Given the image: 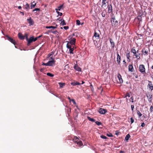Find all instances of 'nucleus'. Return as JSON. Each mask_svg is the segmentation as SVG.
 Masks as SVG:
<instances>
[{"label":"nucleus","mask_w":153,"mask_h":153,"mask_svg":"<svg viewBox=\"0 0 153 153\" xmlns=\"http://www.w3.org/2000/svg\"><path fill=\"white\" fill-rule=\"evenodd\" d=\"M130 51L133 54V56L135 57L137 60H139L140 59V53L138 49L136 50L135 47H134L131 49Z\"/></svg>","instance_id":"nucleus-1"},{"label":"nucleus","mask_w":153,"mask_h":153,"mask_svg":"<svg viewBox=\"0 0 153 153\" xmlns=\"http://www.w3.org/2000/svg\"><path fill=\"white\" fill-rule=\"evenodd\" d=\"M139 70L141 74L144 75V76H145V75L146 74V69L145 66L141 64L139 65Z\"/></svg>","instance_id":"nucleus-2"},{"label":"nucleus","mask_w":153,"mask_h":153,"mask_svg":"<svg viewBox=\"0 0 153 153\" xmlns=\"http://www.w3.org/2000/svg\"><path fill=\"white\" fill-rule=\"evenodd\" d=\"M111 21L113 26L115 27L118 25L119 23L118 21L116 20L115 16H114L111 17Z\"/></svg>","instance_id":"nucleus-3"},{"label":"nucleus","mask_w":153,"mask_h":153,"mask_svg":"<svg viewBox=\"0 0 153 153\" xmlns=\"http://www.w3.org/2000/svg\"><path fill=\"white\" fill-rule=\"evenodd\" d=\"M76 39L75 38H73L69 42H68L67 44L70 45H74L75 43Z\"/></svg>","instance_id":"nucleus-4"},{"label":"nucleus","mask_w":153,"mask_h":153,"mask_svg":"<svg viewBox=\"0 0 153 153\" xmlns=\"http://www.w3.org/2000/svg\"><path fill=\"white\" fill-rule=\"evenodd\" d=\"M143 15V13L142 12L141 13L140 12L139 15L137 16V19L139 21L138 23L140 24V22L142 21V16Z\"/></svg>","instance_id":"nucleus-5"},{"label":"nucleus","mask_w":153,"mask_h":153,"mask_svg":"<svg viewBox=\"0 0 153 153\" xmlns=\"http://www.w3.org/2000/svg\"><path fill=\"white\" fill-rule=\"evenodd\" d=\"M67 48L69 49V52L70 54H73L74 53L73 51H74V48H72L71 45H68V44H67L66 45Z\"/></svg>","instance_id":"nucleus-6"},{"label":"nucleus","mask_w":153,"mask_h":153,"mask_svg":"<svg viewBox=\"0 0 153 153\" xmlns=\"http://www.w3.org/2000/svg\"><path fill=\"white\" fill-rule=\"evenodd\" d=\"M6 37L7 39L8 40L10 41L14 45H15L16 42L11 37H10V36L7 35L6 36Z\"/></svg>","instance_id":"nucleus-7"},{"label":"nucleus","mask_w":153,"mask_h":153,"mask_svg":"<svg viewBox=\"0 0 153 153\" xmlns=\"http://www.w3.org/2000/svg\"><path fill=\"white\" fill-rule=\"evenodd\" d=\"M94 37L96 39L98 40L100 38V35L98 33H97L96 31H95L94 36L93 37V39L94 42L95 40H94Z\"/></svg>","instance_id":"nucleus-8"},{"label":"nucleus","mask_w":153,"mask_h":153,"mask_svg":"<svg viewBox=\"0 0 153 153\" xmlns=\"http://www.w3.org/2000/svg\"><path fill=\"white\" fill-rule=\"evenodd\" d=\"M99 112L102 114H104L107 112L106 109L102 108H100L99 111Z\"/></svg>","instance_id":"nucleus-9"},{"label":"nucleus","mask_w":153,"mask_h":153,"mask_svg":"<svg viewBox=\"0 0 153 153\" xmlns=\"http://www.w3.org/2000/svg\"><path fill=\"white\" fill-rule=\"evenodd\" d=\"M27 21L29 23L30 26L33 25L34 24V22L33 19L31 18L27 19Z\"/></svg>","instance_id":"nucleus-10"},{"label":"nucleus","mask_w":153,"mask_h":153,"mask_svg":"<svg viewBox=\"0 0 153 153\" xmlns=\"http://www.w3.org/2000/svg\"><path fill=\"white\" fill-rule=\"evenodd\" d=\"M55 61L54 60H53L51 61H49L48 63V66H53L55 64Z\"/></svg>","instance_id":"nucleus-11"},{"label":"nucleus","mask_w":153,"mask_h":153,"mask_svg":"<svg viewBox=\"0 0 153 153\" xmlns=\"http://www.w3.org/2000/svg\"><path fill=\"white\" fill-rule=\"evenodd\" d=\"M74 68L76 71H81V68L78 66L77 64H75Z\"/></svg>","instance_id":"nucleus-12"},{"label":"nucleus","mask_w":153,"mask_h":153,"mask_svg":"<svg viewBox=\"0 0 153 153\" xmlns=\"http://www.w3.org/2000/svg\"><path fill=\"white\" fill-rule=\"evenodd\" d=\"M149 83L147 85V87L149 89L151 90V91L153 89V86L152 82L151 81H149Z\"/></svg>","instance_id":"nucleus-13"},{"label":"nucleus","mask_w":153,"mask_h":153,"mask_svg":"<svg viewBox=\"0 0 153 153\" xmlns=\"http://www.w3.org/2000/svg\"><path fill=\"white\" fill-rule=\"evenodd\" d=\"M117 77L119 80V82L117 81V82L120 83H122L123 82V81L121 75L119 73Z\"/></svg>","instance_id":"nucleus-14"},{"label":"nucleus","mask_w":153,"mask_h":153,"mask_svg":"<svg viewBox=\"0 0 153 153\" xmlns=\"http://www.w3.org/2000/svg\"><path fill=\"white\" fill-rule=\"evenodd\" d=\"M117 62L118 65H120V61L121 60V57L120 56L118 52H117Z\"/></svg>","instance_id":"nucleus-15"},{"label":"nucleus","mask_w":153,"mask_h":153,"mask_svg":"<svg viewBox=\"0 0 153 153\" xmlns=\"http://www.w3.org/2000/svg\"><path fill=\"white\" fill-rule=\"evenodd\" d=\"M109 39L111 45V47L112 48H113L115 47V44L111 39L110 38Z\"/></svg>","instance_id":"nucleus-16"},{"label":"nucleus","mask_w":153,"mask_h":153,"mask_svg":"<svg viewBox=\"0 0 153 153\" xmlns=\"http://www.w3.org/2000/svg\"><path fill=\"white\" fill-rule=\"evenodd\" d=\"M128 70L129 71L132 72L134 71L133 64L129 65L128 66Z\"/></svg>","instance_id":"nucleus-17"},{"label":"nucleus","mask_w":153,"mask_h":153,"mask_svg":"<svg viewBox=\"0 0 153 153\" xmlns=\"http://www.w3.org/2000/svg\"><path fill=\"white\" fill-rule=\"evenodd\" d=\"M146 97L148 99V101L150 102H152V95L151 94H146Z\"/></svg>","instance_id":"nucleus-18"},{"label":"nucleus","mask_w":153,"mask_h":153,"mask_svg":"<svg viewBox=\"0 0 153 153\" xmlns=\"http://www.w3.org/2000/svg\"><path fill=\"white\" fill-rule=\"evenodd\" d=\"M107 2L106 0H102V3L101 7L103 8L104 7H105L106 6V4Z\"/></svg>","instance_id":"nucleus-19"},{"label":"nucleus","mask_w":153,"mask_h":153,"mask_svg":"<svg viewBox=\"0 0 153 153\" xmlns=\"http://www.w3.org/2000/svg\"><path fill=\"white\" fill-rule=\"evenodd\" d=\"M19 38L21 40H23L25 39V36L22 35V33H19L18 34Z\"/></svg>","instance_id":"nucleus-20"},{"label":"nucleus","mask_w":153,"mask_h":153,"mask_svg":"<svg viewBox=\"0 0 153 153\" xmlns=\"http://www.w3.org/2000/svg\"><path fill=\"white\" fill-rule=\"evenodd\" d=\"M33 36H32L29 39H28L27 45H29L31 43L33 42Z\"/></svg>","instance_id":"nucleus-21"},{"label":"nucleus","mask_w":153,"mask_h":153,"mask_svg":"<svg viewBox=\"0 0 153 153\" xmlns=\"http://www.w3.org/2000/svg\"><path fill=\"white\" fill-rule=\"evenodd\" d=\"M142 52L143 54H144V56H147L148 55V52L147 50H145V48H144L142 51Z\"/></svg>","instance_id":"nucleus-22"},{"label":"nucleus","mask_w":153,"mask_h":153,"mask_svg":"<svg viewBox=\"0 0 153 153\" xmlns=\"http://www.w3.org/2000/svg\"><path fill=\"white\" fill-rule=\"evenodd\" d=\"M108 12L109 13H111L112 11V6L111 4L108 5Z\"/></svg>","instance_id":"nucleus-23"},{"label":"nucleus","mask_w":153,"mask_h":153,"mask_svg":"<svg viewBox=\"0 0 153 153\" xmlns=\"http://www.w3.org/2000/svg\"><path fill=\"white\" fill-rule=\"evenodd\" d=\"M71 85H72L75 86L76 85H81V83L77 82H73L71 83Z\"/></svg>","instance_id":"nucleus-24"},{"label":"nucleus","mask_w":153,"mask_h":153,"mask_svg":"<svg viewBox=\"0 0 153 153\" xmlns=\"http://www.w3.org/2000/svg\"><path fill=\"white\" fill-rule=\"evenodd\" d=\"M63 4H62L61 5H60V6L58 7H57V8L56 9V11H58V10L60 11L62 9H63Z\"/></svg>","instance_id":"nucleus-25"},{"label":"nucleus","mask_w":153,"mask_h":153,"mask_svg":"<svg viewBox=\"0 0 153 153\" xmlns=\"http://www.w3.org/2000/svg\"><path fill=\"white\" fill-rule=\"evenodd\" d=\"M79 140V139L76 136H75L73 139V141L75 143H76Z\"/></svg>","instance_id":"nucleus-26"},{"label":"nucleus","mask_w":153,"mask_h":153,"mask_svg":"<svg viewBox=\"0 0 153 153\" xmlns=\"http://www.w3.org/2000/svg\"><path fill=\"white\" fill-rule=\"evenodd\" d=\"M61 22L60 24L62 25H66V23L65 22V20L64 19H60L59 20Z\"/></svg>","instance_id":"nucleus-27"},{"label":"nucleus","mask_w":153,"mask_h":153,"mask_svg":"<svg viewBox=\"0 0 153 153\" xmlns=\"http://www.w3.org/2000/svg\"><path fill=\"white\" fill-rule=\"evenodd\" d=\"M57 25H56V26H46V28H47V29L52 28L53 29H54L56 28H57Z\"/></svg>","instance_id":"nucleus-28"},{"label":"nucleus","mask_w":153,"mask_h":153,"mask_svg":"<svg viewBox=\"0 0 153 153\" xmlns=\"http://www.w3.org/2000/svg\"><path fill=\"white\" fill-rule=\"evenodd\" d=\"M58 84L60 88H62L65 85V83L63 82H59Z\"/></svg>","instance_id":"nucleus-29"},{"label":"nucleus","mask_w":153,"mask_h":153,"mask_svg":"<svg viewBox=\"0 0 153 153\" xmlns=\"http://www.w3.org/2000/svg\"><path fill=\"white\" fill-rule=\"evenodd\" d=\"M87 118L88 120H89L90 121L92 122H95V120L93 118H91L89 116L87 117Z\"/></svg>","instance_id":"nucleus-30"},{"label":"nucleus","mask_w":153,"mask_h":153,"mask_svg":"<svg viewBox=\"0 0 153 153\" xmlns=\"http://www.w3.org/2000/svg\"><path fill=\"white\" fill-rule=\"evenodd\" d=\"M36 4V3H35L34 1L32 3V4L31 5L30 7L31 9H32L34 7Z\"/></svg>","instance_id":"nucleus-31"},{"label":"nucleus","mask_w":153,"mask_h":153,"mask_svg":"<svg viewBox=\"0 0 153 153\" xmlns=\"http://www.w3.org/2000/svg\"><path fill=\"white\" fill-rule=\"evenodd\" d=\"M77 145H79L80 147L83 145V143L81 141H78L76 143Z\"/></svg>","instance_id":"nucleus-32"},{"label":"nucleus","mask_w":153,"mask_h":153,"mask_svg":"<svg viewBox=\"0 0 153 153\" xmlns=\"http://www.w3.org/2000/svg\"><path fill=\"white\" fill-rule=\"evenodd\" d=\"M130 137V136L129 134H127L125 138V140H128L129 138Z\"/></svg>","instance_id":"nucleus-33"},{"label":"nucleus","mask_w":153,"mask_h":153,"mask_svg":"<svg viewBox=\"0 0 153 153\" xmlns=\"http://www.w3.org/2000/svg\"><path fill=\"white\" fill-rule=\"evenodd\" d=\"M54 53H55L54 51H53L51 52L50 53H49L48 54V57H50L51 56H52L53 55V54H54Z\"/></svg>","instance_id":"nucleus-34"},{"label":"nucleus","mask_w":153,"mask_h":153,"mask_svg":"<svg viewBox=\"0 0 153 153\" xmlns=\"http://www.w3.org/2000/svg\"><path fill=\"white\" fill-rule=\"evenodd\" d=\"M133 76H134L135 78L137 79L138 78V76L137 74L136 73H134L133 74Z\"/></svg>","instance_id":"nucleus-35"},{"label":"nucleus","mask_w":153,"mask_h":153,"mask_svg":"<svg viewBox=\"0 0 153 153\" xmlns=\"http://www.w3.org/2000/svg\"><path fill=\"white\" fill-rule=\"evenodd\" d=\"M25 8L26 9H27V10H28L29 9L30 6H29V5L27 3L25 5Z\"/></svg>","instance_id":"nucleus-36"},{"label":"nucleus","mask_w":153,"mask_h":153,"mask_svg":"<svg viewBox=\"0 0 153 153\" xmlns=\"http://www.w3.org/2000/svg\"><path fill=\"white\" fill-rule=\"evenodd\" d=\"M47 75L51 77H53L54 76V75L50 73H48L47 74Z\"/></svg>","instance_id":"nucleus-37"},{"label":"nucleus","mask_w":153,"mask_h":153,"mask_svg":"<svg viewBox=\"0 0 153 153\" xmlns=\"http://www.w3.org/2000/svg\"><path fill=\"white\" fill-rule=\"evenodd\" d=\"M137 114L138 115V116L139 117H140L142 116V114H141V113L138 110H137Z\"/></svg>","instance_id":"nucleus-38"},{"label":"nucleus","mask_w":153,"mask_h":153,"mask_svg":"<svg viewBox=\"0 0 153 153\" xmlns=\"http://www.w3.org/2000/svg\"><path fill=\"white\" fill-rule=\"evenodd\" d=\"M100 137L104 139H107L108 138L106 137L103 135H101L100 136Z\"/></svg>","instance_id":"nucleus-39"},{"label":"nucleus","mask_w":153,"mask_h":153,"mask_svg":"<svg viewBox=\"0 0 153 153\" xmlns=\"http://www.w3.org/2000/svg\"><path fill=\"white\" fill-rule=\"evenodd\" d=\"M95 122V123H96V124L98 126H100L101 125H102V123L101 122H99V121H96V122Z\"/></svg>","instance_id":"nucleus-40"},{"label":"nucleus","mask_w":153,"mask_h":153,"mask_svg":"<svg viewBox=\"0 0 153 153\" xmlns=\"http://www.w3.org/2000/svg\"><path fill=\"white\" fill-rule=\"evenodd\" d=\"M76 24L77 25H80V21L79 20H76Z\"/></svg>","instance_id":"nucleus-41"},{"label":"nucleus","mask_w":153,"mask_h":153,"mask_svg":"<svg viewBox=\"0 0 153 153\" xmlns=\"http://www.w3.org/2000/svg\"><path fill=\"white\" fill-rule=\"evenodd\" d=\"M130 122H131V124H132V123H133L134 122V120L133 118L131 117L130 118Z\"/></svg>","instance_id":"nucleus-42"},{"label":"nucleus","mask_w":153,"mask_h":153,"mask_svg":"<svg viewBox=\"0 0 153 153\" xmlns=\"http://www.w3.org/2000/svg\"><path fill=\"white\" fill-rule=\"evenodd\" d=\"M150 111L151 112H153V106H151L150 108Z\"/></svg>","instance_id":"nucleus-43"},{"label":"nucleus","mask_w":153,"mask_h":153,"mask_svg":"<svg viewBox=\"0 0 153 153\" xmlns=\"http://www.w3.org/2000/svg\"><path fill=\"white\" fill-rule=\"evenodd\" d=\"M107 135L109 137H113V135L111 133H109V134H107Z\"/></svg>","instance_id":"nucleus-44"},{"label":"nucleus","mask_w":153,"mask_h":153,"mask_svg":"<svg viewBox=\"0 0 153 153\" xmlns=\"http://www.w3.org/2000/svg\"><path fill=\"white\" fill-rule=\"evenodd\" d=\"M133 100H134V98H133V97H132L130 98V99L129 100L130 102H134Z\"/></svg>","instance_id":"nucleus-45"},{"label":"nucleus","mask_w":153,"mask_h":153,"mask_svg":"<svg viewBox=\"0 0 153 153\" xmlns=\"http://www.w3.org/2000/svg\"><path fill=\"white\" fill-rule=\"evenodd\" d=\"M40 10L39 8H35L33 10V11L34 12L35 11H39Z\"/></svg>","instance_id":"nucleus-46"},{"label":"nucleus","mask_w":153,"mask_h":153,"mask_svg":"<svg viewBox=\"0 0 153 153\" xmlns=\"http://www.w3.org/2000/svg\"><path fill=\"white\" fill-rule=\"evenodd\" d=\"M57 13H58V15H59L60 16H61L62 15V13L59 12L57 11H56Z\"/></svg>","instance_id":"nucleus-47"},{"label":"nucleus","mask_w":153,"mask_h":153,"mask_svg":"<svg viewBox=\"0 0 153 153\" xmlns=\"http://www.w3.org/2000/svg\"><path fill=\"white\" fill-rule=\"evenodd\" d=\"M102 16L103 17H104L105 16V13H104V12H102Z\"/></svg>","instance_id":"nucleus-48"},{"label":"nucleus","mask_w":153,"mask_h":153,"mask_svg":"<svg viewBox=\"0 0 153 153\" xmlns=\"http://www.w3.org/2000/svg\"><path fill=\"white\" fill-rule=\"evenodd\" d=\"M126 57H127V58L128 59H129V57H130L129 53H128L126 54Z\"/></svg>","instance_id":"nucleus-49"},{"label":"nucleus","mask_w":153,"mask_h":153,"mask_svg":"<svg viewBox=\"0 0 153 153\" xmlns=\"http://www.w3.org/2000/svg\"><path fill=\"white\" fill-rule=\"evenodd\" d=\"M120 133V132L119 131H115V134L117 135H119V134Z\"/></svg>","instance_id":"nucleus-50"},{"label":"nucleus","mask_w":153,"mask_h":153,"mask_svg":"<svg viewBox=\"0 0 153 153\" xmlns=\"http://www.w3.org/2000/svg\"><path fill=\"white\" fill-rule=\"evenodd\" d=\"M65 69H66L67 68L68 69L69 68V66L68 65H66L65 66Z\"/></svg>","instance_id":"nucleus-51"},{"label":"nucleus","mask_w":153,"mask_h":153,"mask_svg":"<svg viewBox=\"0 0 153 153\" xmlns=\"http://www.w3.org/2000/svg\"><path fill=\"white\" fill-rule=\"evenodd\" d=\"M71 101L73 102V103H74V105H76V102H75V100H74V99H72Z\"/></svg>","instance_id":"nucleus-52"},{"label":"nucleus","mask_w":153,"mask_h":153,"mask_svg":"<svg viewBox=\"0 0 153 153\" xmlns=\"http://www.w3.org/2000/svg\"><path fill=\"white\" fill-rule=\"evenodd\" d=\"M145 126V124L144 123H141V126L143 127Z\"/></svg>","instance_id":"nucleus-53"},{"label":"nucleus","mask_w":153,"mask_h":153,"mask_svg":"<svg viewBox=\"0 0 153 153\" xmlns=\"http://www.w3.org/2000/svg\"><path fill=\"white\" fill-rule=\"evenodd\" d=\"M42 65H45V66H48V62L46 63H43L42 64Z\"/></svg>","instance_id":"nucleus-54"},{"label":"nucleus","mask_w":153,"mask_h":153,"mask_svg":"<svg viewBox=\"0 0 153 153\" xmlns=\"http://www.w3.org/2000/svg\"><path fill=\"white\" fill-rule=\"evenodd\" d=\"M131 108L132 111H133V109L134 108V106L133 105H131Z\"/></svg>","instance_id":"nucleus-55"},{"label":"nucleus","mask_w":153,"mask_h":153,"mask_svg":"<svg viewBox=\"0 0 153 153\" xmlns=\"http://www.w3.org/2000/svg\"><path fill=\"white\" fill-rule=\"evenodd\" d=\"M126 97H130V94L128 93H127L126 95Z\"/></svg>","instance_id":"nucleus-56"},{"label":"nucleus","mask_w":153,"mask_h":153,"mask_svg":"<svg viewBox=\"0 0 153 153\" xmlns=\"http://www.w3.org/2000/svg\"><path fill=\"white\" fill-rule=\"evenodd\" d=\"M63 28L65 30H67L69 28V27L68 26H64L63 27Z\"/></svg>","instance_id":"nucleus-57"},{"label":"nucleus","mask_w":153,"mask_h":153,"mask_svg":"<svg viewBox=\"0 0 153 153\" xmlns=\"http://www.w3.org/2000/svg\"><path fill=\"white\" fill-rule=\"evenodd\" d=\"M37 37H36L35 38H34L33 37V42H35L37 40Z\"/></svg>","instance_id":"nucleus-58"},{"label":"nucleus","mask_w":153,"mask_h":153,"mask_svg":"<svg viewBox=\"0 0 153 153\" xmlns=\"http://www.w3.org/2000/svg\"><path fill=\"white\" fill-rule=\"evenodd\" d=\"M25 35L26 36V39H27V41H28V37H27V34H26Z\"/></svg>","instance_id":"nucleus-59"},{"label":"nucleus","mask_w":153,"mask_h":153,"mask_svg":"<svg viewBox=\"0 0 153 153\" xmlns=\"http://www.w3.org/2000/svg\"><path fill=\"white\" fill-rule=\"evenodd\" d=\"M68 99L69 100L70 102H71V99L70 97H68Z\"/></svg>","instance_id":"nucleus-60"},{"label":"nucleus","mask_w":153,"mask_h":153,"mask_svg":"<svg viewBox=\"0 0 153 153\" xmlns=\"http://www.w3.org/2000/svg\"><path fill=\"white\" fill-rule=\"evenodd\" d=\"M44 69L43 68H41L40 69V71L42 72L44 71Z\"/></svg>","instance_id":"nucleus-61"},{"label":"nucleus","mask_w":153,"mask_h":153,"mask_svg":"<svg viewBox=\"0 0 153 153\" xmlns=\"http://www.w3.org/2000/svg\"><path fill=\"white\" fill-rule=\"evenodd\" d=\"M20 13H22V15H24V13L23 12L20 11Z\"/></svg>","instance_id":"nucleus-62"},{"label":"nucleus","mask_w":153,"mask_h":153,"mask_svg":"<svg viewBox=\"0 0 153 153\" xmlns=\"http://www.w3.org/2000/svg\"><path fill=\"white\" fill-rule=\"evenodd\" d=\"M120 153H125V152H124V151H121L120 152Z\"/></svg>","instance_id":"nucleus-63"},{"label":"nucleus","mask_w":153,"mask_h":153,"mask_svg":"<svg viewBox=\"0 0 153 153\" xmlns=\"http://www.w3.org/2000/svg\"><path fill=\"white\" fill-rule=\"evenodd\" d=\"M22 8V7L21 6H19L18 7V8L19 9H21Z\"/></svg>","instance_id":"nucleus-64"}]
</instances>
